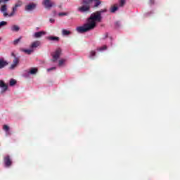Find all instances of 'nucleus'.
<instances>
[{
    "label": "nucleus",
    "mask_w": 180,
    "mask_h": 180,
    "mask_svg": "<svg viewBox=\"0 0 180 180\" xmlns=\"http://www.w3.org/2000/svg\"><path fill=\"white\" fill-rule=\"evenodd\" d=\"M102 17L96 11L91 15L87 20V23H85L83 26L77 27L76 28L78 33H86L90 30H94L96 27V22H101Z\"/></svg>",
    "instance_id": "f257e3e1"
},
{
    "label": "nucleus",
    "mask_w": 180,
    "mask_h": 180,
    "mask_svg": "<svg viewBox=\"0 0 180 180\" xmlns=\"http://www.w3.org/2000/svg\"><path fill=\"white\" fill-rule=\"evenodd\" d=\"M22 6V2L19 1L18 3L15 4V6L12 8V12L8 14V6L6 4L1 5L0 7V12L3 13V16L4 18H12V16H15V13H16V11H18V8Z\"/></svg>",
    "instance_id": "f03ea898"
},
{
    "label": "nucleus",
    "mask_w": 180,
    "mask_h": 180,
    "mask_svg": "<svg viewBox=\"0 0 180 180\" xmlns=\"http://www.w3.org/2000/svg\"><path fill=\"white\" fill-rule=\"evenodd\" d=\"M84 4H87L91 5V4H94L93 8H99V6L102 4L101 0H84Z\"/></svg>",
    "instance_id": "7ed1b4c3"
},
{
    "label": "nucleus",
    "mask_w": 180,
    "mask_h": 180,
    "mask_svg": "<svg viewBox=\"0 0 180 180\" xmlns=\"http://www.w3.org/2000/svg\"><path fill=\"white\" fill-rule=\"evenodd\" d=\"M51 56L53 57L51 61L53 63H56V61H57L60 58V56H61V49H56L55 52L51 54Z\"/></svg>",
    "instance_id": "20e7f679"
},
{
    "label": "nucleus",
    "mask_w": 180,
    "mask_h": 180,
    "mask_svg": "<svg viewBox=\"0 0 180 180\" xmlns=\"http://www.w3.org/2000/svg\"><path fill=\"white\" fill-rule=\"evenodd\" d=\"M82 4H84V6L78 8L79 12H88V11L91 9V6H89V4L84 3V0L82 1Z\"/></svg>",
    "instance_id": "39448f33"
},
{
    "label": "nucleus",
    "mask_w": 180,
    "mask_h": 180,
    "mask_svg": "<svg viewBox=\"0 0 180 180\" xmlns=\"http://www.w3.org/2000/svg\"><path fill=\"white\" fill-rule=\"evenodd\" d=\"M4 162L5 167L6 168H9V167L12 166V159H11V156L6 155V157L4 158Z\"/></svg>",
    "instance_id": "423d86ee"
},
{
    "label": "nucleus",
    "mask_w": 180,
    "mask_h": 180,
    "mask_svg": "<svg viewBox=\"0 0 180 180\" xmlns=\"http://www.w3.org/2000/svg\"><path fill=\"white\" fill-rule=\"evenodd\" d=\"M19 61H20V59L19 58H15L13 60V63L10 66L9 69L15 70L18 67V65H19Z\"/></svg>",
    "instance_id": "0eeeda50"
},
{
    "label": "nucleus",
    "mask_w": 180,
    "mask_h": 180,
    "mask_svg": "<svg viewBox=\"0 0 180 180\" xmlns=\"http://www.w3.org/2000/svg\"><path fill=\"white\" fill-rule=\"evenodd\" d=\"M42 4L46 9H50L54 6V3H52L50 0H44Z\"/></svg>",
    "instance_id": "6e6552de"
},
{
    "label": "nucleus",
    "mask_w": 180,
    "mask_h": 180,
    "mask_svg": "<svg viewBox=\"0 0 180 180\" xmlns=\"http://www.w3.org/2000/svg\"><path fill=\"white\" fill-rule=\"evenodd\" d=\"M9 63L4 58H0V70L5 68Z\"/></svg>",
    "instance_id": "1a4fd4ad"
},
{
    "label": "nucleus",
    "mask_w": 180,
    "mask_h": 180,
    "mask_svg": "<svg viewBox=\"0 0 180 180\" xmlns=\"http://www.w3.org/2000/svg\"><path fill=\"white\" fill-rule=\"evenodd\" d=\"M34 9H36L34 3H31L25 6V11H33Z\"/></svg>",
    "instance_id": "9d476101"
},
{
    "label": "nucleus",
    "mask_w": 180,
    "mask_h": 180,
    "mask_svg": "<svg viewBox=\"0 0 180 180\" xmlns=\"http://www.w3.org/2000/svg\"><path fill=\"white\" fill-rule=\"evenodd\" d=\"M0 88H1L2 92H6L8 90V85L4 81L0 80Z\"/></svg>",
    "instance_id": "9b49d317"
},
{
    "label": "nucleus",
    "mask_w": 180,
    "mask_h": 180,
    "mask_svg": "<svg viewBox=\"0 0 180 180\" xmlns=\"http://www.w3.org/2000/svg\"><path fill=\"white\" fill-rule=\"evenodd\" d=\"M44 34H46V32L44 31L37 32L34 33V37L35 39H39V37H41V36H44Z\"/></svg>",
    "instance_id": "f8f14e48"
},
{
    "label": "nucleus",
    "mask_w": 180,
    "mask_h": 180,
    "mask_svg": "<svg viewBox=\"0 0 180 180\" xmlns=\"http://www.w3.org/2000/svg\"><path fill=\"white\" fill-rule=\"evenodd\" d=\"M39 46H40V41H35L31 44L30 47V49H32L33 50V49H37V47H39Z\"/></svg>",
    "instance_id": "ddd939ff"
},
{
    "label": "nucleus",
    "mask_w": 180,
    "mask_h": 180,
    "mask_svg": "<svg viewBox=\"0 0 180 180\" xmlns=\"http://www.w3.org/2000/svg\"><path fill=\"white\" fill-rule=\"evenodd\" d=\"M48 40H51V41H60V37H53L50 36L47 37Z\"/></svg>",
    "instance_id": "4468645a"
},
{
    "label": "nucleus",
    "mask_w": 180,
    "mask_h": 180,
    "mask_svg": "<svg viewBox=\"0 0 180 180\" xmlns=\"http://www.w3.org/2000/svg\"><path fill=\"white\" fill-rule=\"evenodd\" d=\"M11 29L12 32H19V30H20V27H19V25H13Z\"/></svg>",
    "instance_id": "2eb2a0df"
},
{
    "label": "nucleus",
    "mask_w": 180,
    "mask_h": 180,
    "mask_svg": "<svg viewBox=\"0 0 180 180\" xmlns=\"http://www.w3.org/2000/svg\"><path fill=\"white\" fill-rule=\"evenodd\" d=\"M22 37H20L18 39H15L13 41V44L14 46H18V44H19V43H20V40H22Z\"/></svg>",
    "instance_id": "dca6fc26"
},
{
    "label": "nucleus",
    "mask_w": 180,
    "mask_h": 180,
    "mask_svg": "<svg viewBox=\"0 0 180 180\" xmlns=\"http://www.w3.org/2000/svg\"><path fill=\"white\" fill-rule=\"evenodd\" d=\"M22 51H23V53H25L26 54L30 55L33 53L34 50L32 49H22Z\"/></svg>",
    "instance_id": "f3484780"
},
{
    "label": "nucleus",
    "mask_w": 180,
    "mask_h": 180,
    "mask_svg": "<svg viewBox=\"0 0 180 180\" xmlns=\"http://www.w3.org/2000/svg\"><path fill=\"white\" fill-rule=\"evenodd\" d=\"M62 34L63 36H70L71 34V31L67 30H62Z\"/></svg>",
    "instance_id": "a211bd4d"
},
{
    "label": "nucleus",
    "mask_w": 180,
    "mask_h": 180,
    "mask_svg": "<svg viewBox=\"0 0 180 180\" xmlns=\"http://www.w3.org/2000/svg\"><path fill=\"white\" fill-rule=\"evenodd\" d=\"M117 9H119V7L116 6H111V8H110V12H111V13H115V12H116Z\"/></svg>",
    "instance_id": "6ab92c4d"
},
{
    "label": "nucleus",
    "mask_w": 180,
    "mask_h": 180,
    "mask_svg": "<svg viewBox=\"0 0 180 180\" xmlns=\"http://www.w3.org/2000/svg\"><path fill=\"white\" fill-rule=\"evenodd\" d=\"M37 71H38L37 68H32L30 69V73L33 75L36 74L37 72Z\"/></svg>",
    "instance_id": "aec40b11"
},
{
    "label": "nucleus",
    "mask_w": 180,
    "mask_h": 180,
    "mask_svg": "<svg viewBox=\"0 0 180 180\" xmlns=\"http://www.w3.org/2000/svg\"><path fill=\"white\" fill-rule=\"evenodd\" d=\"M3 130H4V131H6V133H8V134H9V127L6 124H4L3 126Z\"/></svg>",
    "instance_id": "412c9836"
},
{
    "label": "nucleus",
    "mask_w": 180,
    "mask_h": 180,
    "mask_svg": "<svg viewBox=\"0 0 180 180\" xmlns=\"http://www.w3.org/2000/svg\"><path fill=\"white\" fill-rule=\"evenodd\" d=\"M108 49V46L106 45H103V46L98 48L97 50L98 51H102L103 50H106Z\"/></svg>",
    "instance_id": "4be33fe9"
},
{
    "label": "nucleus",
    "mask_w": 180,
    "mask_h": 180,
    "mask_svg": "<svg viewBox=\"0 0 180 180\" xmlns=\"http://www.w3.org/2000/svg\"><path fill=\"white\" fill-rule=\"evenodd\" d=\"M65 61H67V59L59 60V62H58L59 67H61V65H63V64H64V63H65Z\"/></svg>",
    "instance_id": "5701e85b"
},
{
    "label": "nucleus",
    "mask_w": 180,
    "mask_h": 180,
    "mask_svg": "<svg viewBox=\"0 0 180 180\" xmlns=\"http://www.w3.org/2000/svg\"><path fill=\"white\" fill-rule=\"evenodd\" d=\"M96 56V51H90V58H92V57H95Z\"/></svg>",
    "instance_id": "b1692460"
},
{
    "label": "nucleus",
    "mask_w": 180,
    "mask_h": 180,
    "mask_svg": "<svg viewBox=\"0 0 180 180\" xmlns=\"http://www.w3.org/2000/svg\"><path fill=\"white\" fill-rule=\"evenodd\" d=\"M13 85H16V80L11 79L10 80V86H13Z\"/></svg>",
    "instance_id": "393cba45"
},
{
    "label": "nucleus",
    "mask_w": 180,
    "mask_h": 180,
    "mask_svg": "<svg viewBox=\"0 0 180 180\" xmlns=\"http://www.w3.org/2000/svg\"><path fill=\"white\" fill-rule=\"evenodd\" d=\"M8 25V22L6 21H1L0 22V28L4 27V26H6Z\"/></svg>",
    "instance_id": "a878e982"
},
{
    "label": "nucleus",
    "mask_w": 180,
    "mask_h": 180,
    "mask_svg": "<svg viewBox=\"0 0 180 180\" xmlns=\"http://www.w3.org/2000/svg\"><path fill=\"white\" fill-rule=\"evenodd\" d=\"M99 15H102V13H105V12H108V10L106 8H104L103 10H101L99 11H97Z\"/></svg>",
    "instance_id": "bb28decb"
},
{
    "label": "nucleus",
    "mask_w": 180,
    "mask_h": 180,
    "mask_svg": "<svg viewBox=\"0 0 180 180\" xmlns=\"http://www.w3.org/2000/svg\"><path fill=\"white\" fill-rule=\"evenodd\" d=\"M124 4H126V0L120 1V6H124Z\"/></svg>",
    "instance_id": "cd10ccee"
},
{
    "label": "nucleus",
    "mask_w": 180,
    "mask_h": 180,
    "mask_svg": "<svg viewBox=\"0 0 180 180\" xmlns=\"http://www.w3.org/2000/svg\"><path fill=\"white\" fill-rule=\"evenodd\" d=\"M58 16H67V13H59Z\"/></svg>",
    "instance_id": "c85d7f7f"
},
{
    "label": "nucleus",
    "mask_w": 180,
    "mask_h": 180,
    "mask_svg": "<svg viewBox=\"0 0 180 180\" xmlns=\"http://www.w3.org/2000/svg\"><path fill=\"white\" fill-rule=\"evenodd\" d=\"M9 0H0V4H6V2H8Z\"/></svg>",
    "instance_id": "c756f323"
},
{
    "label": "nucleus",
    "mask_w": 180,
    "mask_h": 180,
    "mask_svg": "<svg viewBox=\"0 0 180 180\" xmlns=\"http://www.w3.org/2000/svg\"><path fill=\"white\" fill-rule=\"evenodd\" d=\"M53 70H56V67H53V68H49V69H47V71L50 72V71H53Z\"/></svg>",
    "instance_id": "7c9ffc66"
},
{
    "label": "nucleus",
    "mask_w": 180,
    "mask_h": 180,
    "mask_svg": "<svg viewBox=\"0 0 180 180\" xmlns=\"http://www.w3.org/2000/svg\"><path fill=\"white\" fill-rule=\"evenodd\" d=\"M49 22H50L51 23H54V22H56V20H54V19H53V18H50Z\"/></svg>",
    "instance_id": "2f4dec72"
},
{
    "label": "nucleus",
    "mask_w": 180,
    "mask_h": 180,
    "mask_svg": "<svg viewBox=\"0 0 180 180\" xmlns=\"http://www.w3.org/2000/svg\"><path fill=\"white\" fill-rule=\"evenodd\" d=\"M108 33H105V35H104V37H103V39H106V38H108Z\"/></svg>",
    "instance_id": "473e14b6"
},
{
    "label": "nucleus",
    "mask_w": 180,
    "mask_h": 180,
    "mask_svg": "<svg viewBox=\"0 0 180 180\" xmlns=\"http://www.w3.org/2000/svg\"><path fill=\"white\" fill-rule=\"evenodd\" d=\"M11 56L12 57H13L14 58H17L16 55H15V53H11Z\"/></svg>",
    "instance_id": "72a5a7b5"
},
{
    "label": "nucleus",
    "mask_w": 180,
    "mask_h": 180,
    "mask_svg": "<svg viewBox=\"0 0 180 180\" xmlns=\"http://www.w3.org/2000/svg\"><path fill=\"white\" fill-rule=\"evenodd\" d=\"M1 40H2V38L0 37V41H1Z\"/></svg>",
    "instance_id": "f704fd0d"
}]
</instances>
